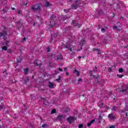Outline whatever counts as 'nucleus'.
<instances>
[{"label": "nucleus", "mask_w": 128, "mask_h": 128, "mask_svg": "<svg viewBox=\"0 0 128 128\" xmlns=\"http://www.w3.org/2000/svg\"><path fill=\"white\" fill-rule=\"evenodd\" d=\"M78 82H82V78H79L78 80Z\"/></svg>", "instance_id": "nucleus-40"}, {"label": "nucleus", "mask_w": 128, "mask_h": 128, "mask_svg": "<svg viewBox=\"0 0 128 128\" xmlns=\"http://www.w3.org/2000/svg\"><path fill=\"white\" fill-rule=\"evenodd\" d=\"M38 61H37V62H34V66H42V64H38Z\"/></svg>", "instance_id": "nucleus-16"}, {"label": "nucleus", "mask_w": 128, "mask_h": 128, "mask_svg": "<svg viewBox=\"0 0 128 128\" xmlns=\"http://www.w3.org/2000/svg\"><path fill=\"white\" fill-rule=\"evenodd\" d=\"M2 50H7L8 48L6 46H4L2 47Z\"/></svg>", "instance_id": "nucleus-17"}, {"label": "nucleus", "mask_w": 128, "mask_h": 128, "mask_svg": "<svg viewBox=\"0 0 128 128\" xmlns=\"http://www.w3.org/2000/svg\"><path fill=\"white\" fill-rule=\"evenodd\" d=\"M56 82H58L59 80H60V78H58V79H56Z\"/></svg>", "instance_id": "nucleus-39"}, {"label": "nucleus", "mask_w": 128, "mask_h": 128, "mask_svg": "<svg viewBox=\"0 0 128 128\" xmlns=\"http://www.w3.org/2000/svg\"><path fill=\"white\" fill-rule=\"evenodd\" d=\"M12 10H16V8H12Z\"/></svg>", "instance_id": "nucleus-51"}, {"label": "nucleus", "mask_w": 128, "mask_h": 128, "mask_svg": "<svg viewBox=\"0 0 128 128\" xmlns=\"http://www.w3.org/2000/svg\"><path fill=\"white\" fill-rule=\"evenodd\" d=\"M125 114L126 116H128V112H126V110L124 111V110H122V112H125Z\"/></svg>", "instance_id": "nucleus-26"}, {"label": "nucleus", "mask_w": 128, "mask_h": 128, "mask_svg": "<svg viewBox=\"0 0 128 128\" xmlns=\"http://www.w3.org/2000/svg\"><path fill=\"white\" fill-rule=\"evenodd\" d=\"M72 1V0H70V2H71Z\"/></svg>", "instance_id": "nucleus-60"}, {"label": "nucleus", "mask_w": 128, "mask_h": 128, "mask_svg": "<svg viewBox=\"0 0 128 128\" xmlns=\"http://www.w3.org/2000/svg\"><path fill=\"white\" fill-rule=\"evenodd\" d=\"M28 72V68H26L24 70V74H26Z\"/></svg>", "instance_id": "nucleus-18"}, {"label": "nucleus", "mask_w": 128, "mask_h": 128, "mask_svg": "<svg viewBox=\"0 0 128 128\" xmlns=\"http://www.w3.org/2000/svg\"><path fill=\"white\" fill-rule=\"evenodd\" d=\"M94 52H100V49H94Z\"/></svg>", "instance_id": "nucleus-31"}, {"label": "nucleus", "mask_w": 128, "mask_h": 128, "mask_svg": "<svg viewBox=\"0 0 128 128\" xmlns=\"http://www.w3.org/2000/svg\"><path fill=\"white\" fill-rule=\"evenodd\" d=\"M114 28L115 29V30H120V26L118 27V26H114Z\"/></svg>", "instance_id": "nucleus-25"}, {"label": "nucleus", "mask_w": 128, "mask_h": 128, "mask_svg": "<svg viewBox=\"0 0 128 128\" xmlns=\"http://www.w3.org/2000/svg\"><path fill=\"white\" fill-rule=\"evenodd\" d=\"M47 52H50V48H47Z\"/></svg>", "instance_id": "nucleus-33"}, {"label": "nucleus", "mask_w": 128, "mask_h": 128, "mask_svg": "<svg viewBox=\"0 0 128 128\" xmlns=\"http://www.w3.org/2000/svg\"><path fill=\"white\" fill-rule=\"evenodd\" d=\"M27 82H30V78L28 77H27Z\"/></svg>", "instance_id": "nucleus-44"}, {"label": "nucleus", "mask_w": 128, "mask_h": 128, "mask_svg": "<svg viewBox=\"0 0 128 128\" xmlns=\"http://www.w3.org/2000/svg\"><path fill=\"white\" fill-rule=\"evenodd\" d=\"M74 74H76V76H80V71L76 70V69H75L74 72H73Z\"/></svg>", "instance_id": "nucleus-11"}, {"label": "nucleus", "mask_w": 128, "mask_h": 128, "mask_svg": "<svg viewBox=\"0 0 128 128\" xmlns=\"http://www.w3.org/2000/svg\"><path fill=\"white\" fill-rule=\"evenodd\" d=\"M45 126H46V124H43V125L42 126V128H44Z\"/></svg>", "instance_id": "nucleus-43"}, {"label": "nucleus", "mask_w": 128, "mask_h": 128, "mask_svg": "<svg viewBox=\"0 0 128 128\" xmlns=\"http://www.w3.org/2000/svg\"><path fill=\"white\" fill-rule=\"evenodd\" d=\"M118 72H124V69H122V68H120L118 70Z\"/></svg>", "instance_id": "nucleus-21"}, {"label": "nucleus", "mask_w": 128, "mask_h": 128, "mask_svg": "<svg viewBox=\"0 0 128 128\" xmlns=\"http://www.w3.org/2000/svg\"><path fill=\"white\" fill-rule=\"evenodd\" d=\"M64 70L65 72H66V70H68V68H64Z\"/></svg>", "instance_id": "nucleus-45"}, {"label": "nucleus", "mask_w": 128, "mask_h": 128, "mask_svg": "<svg viewBox=\"0 0 128 128\" xmlns=\"http://www.w3.org/2000/svg\"><path fill=\"white\" fill-rule=\"evenodd\" d=\"M8 42H10V41H6V46H8Z\"/></svg>", "instance_id": "nucleus-32"}, {"label": "nucleus", "mask_w": 128, "mask_h": 128, "mask_svg": "<svg viewBox=\"0 0 128 128\" xmlns=\"http://www.w3.org/2000/svg\"><path fill=\"white\" fill-rule=\"evenodd\" d=\"M117 76L118 78H122V76H124V75L120 74H117Z\"/></svg>", "instance_id": "nucleus-20"}, {"label": "nucleus", "mask_w": 128, "mask_h": 128, "mask_svg": "<svg viewBox=\"0 0 128 128\" xmlns=\"http://www.w3.org/2000/svg\"><path fill=\"white\" fill-rule=\"evenodd\" d=\"M56 109H54L52 110L51 114H56Z\"/></svg>", "instance_id": "nucleus-22"}, {"label": "nucleus", "mask_w": 128, "mask_h": 128, "mask_svg": "<svg viewBox=\"0 0 128 128\" xmlns=\"http://www.w3.org/2000/svg\"><path fill=\"white\" fill-rule=\"evenodd\" d=\"M128 90V85H124L122 86V90H121L122 92V94H126Z\"/></svg>", "instance_id": "nucleus-2"}, {"label": "nucleus", "mask_w": 128, "mask_h": 128, "mask_svg": "<svg viewBox=\"0 0 128 128\" xmlns=\"http://www.w3.org/2000/svg\"><path fill=\"white\" fill-rule=\"evenodd\" d=\"M69 73L68 72H66V75L68 76Z\"/></svg>", "instance_id": "nucleus-48"}, {"label": "nucleus", "mask_w": 128, "mask_h": 128, "mask_svg": "<svg viewBox=\"0 0 128 128\" xmlns=\"http://www.w3.org/2000/svg\"><path fill=\"white\" fill-rule=\"evenodd\" d=\"M101 54V53H98V54Z\"/></svg>", "instance_id": "nucleus-62"}, {"label": "nucleus", "mask_w": 128, "mask_h": 128, "mask_svg": "<svg viewBox=\"0 0 128 128\" xmlns=\"http://www.w3.org/2000/svg\"><path fill=\"white\" fill-rule=\"evenodd\" d=\"M72 39H73L74 40H76L74 39V38H72Z\"/></svg>", "instance_id": "nucleus-54"}, {"label": "nucleus", "mask_w": 128, "mask_h": 128, "mask_svg": "<svg viewBox=\"0 0 128 128\" xmlns=\"http://www.w3.org/2000/svg\"><path fill=\"white\" fill-rule=\"evenodd\" d=\"M90 74H92V71H90Z\"/></svg>", "instance_id": "nucleus-56"}, {"label": "nucleus", "mask_w": 128, "mask_h": 128, "mask_svg": "<svg viewBox=\"0 0 128 128\" xmlns=\"http://www.w3.org/2000/svg\"><path fill=\"white\" fill-rule=\"evenodd\" d=\"M0 38H2L3 40H6V32L4 31L2 33H0Z\"/></svg>", "instance_id": "nucleus-4"}, {"label": "nucleus", "mask_w": 128, "mask_h": 128, "mask_svg": "<svg viewBox=\"0 0 128 128\" xmlns=\"http://www.w3.org/2000/svg\"><path fill=\"white\" fill-rule=\"evenodd\" d=\"M78 128H84V125H82V124H81L79 125Z\"/></svg>", "instance_id": "nucleus-30"}, {"label": "nucleus", "mask_w": 128, "mask_h": 128, "mask_svg": "<svg viewBox=\"0 0 128 128\" xmlns=\"http://www.w3.org/2000/svg\"><path fill=\"white\" fill-rule=\"evenodd\" d=\"M108 108H109L108 107H107V108H106V109H107V110H108Z\"/></svg>", "instance_id": "nucleus-57"}, {"label": "nucleus", "mask_w": 128, "mask_h": 128, "mask_svg": "<svg viewBox=\"0 0 128 128\" xmlns=\"http://www.w3.org/2000/svg\"><path fill=\"white\" fill-rule=\"evenodd\" d=\"M8 52H10L8 51Z\"/></svg>", "instance_id": "nucleus-61"}, {"label": "nucleus", "mask_w": 128, "mask_h": 128, "mask_svg": "<svg viewBox=\"0 0 128 128\" xmlns=\"http://www.w3.org/2000/svg\"><path fill=\"white\" fill-rule=\"evenodd\" d=\"M32 10L36 12H38V10H40V4H36L32 8Z\"/></svg>", "instance_id": "nucleus-1"}, {"label": "nucleus", "mask_w": 128, "mask_h": 128, "mask_svg": "<svg viewBox=\"0 0 128 128\" xmlns=\"http://www.w3.org/2000/svg\"><path fill=\"white\" fill-rule=\"evenodd\" d=\"M108 118H110V120H114V115L112 114H110L108 115Z\"/></svg>", "instance_id": "nucleus-9"}, {"label": "nucleus", "mask_w": 128, "mask_h": 128, "mask_svg": "<svg viewBox=\"0 0 128 128\" xmlns=\"http://www.w3.org/2000/svg\"><path fill=\"white\" fill-rule=\"evenodd\" d=\"M110 128H114V126H112L110 127Z\"/></svg>", "instance_id": "nucleus-41"}, {"label": "nucleus", "mask_w": 128, "mask_h": 128, "mask_svg": "<svg viewBox=\"0 0 128 128\" xmlns=\"http://www.w3.org/2000/svg\"><path fill=\"white\" fill-rule=\"evenodd\" d=\"M78 0H76V1L75 2V4H74L72 6V10H76V8H78Z\"/></svg>", "instance_id": "nucleus-6"}, {"label": "nucleus", "mask_w": 128, "mask_h": 128, "mask_svg": "<svg viewBox=\"0 0 128 128\" xmlns=\"http://www.w3.org/2000/svg\"><path fill=\"white\" fill-rule=\"evenodd\" d=\"M28 4V3L25 4H23V6H26Z\"/></svg>", "instance_id": "nucleus-47"}, {"label": "nucleus", "mask_w": 128, "mask_h": 128, "mask_svg": "<svg viewBox=\"0 0 128 128\" xmlns=\"http://www.w3.org/2000/svg\"><path fill=\"white\" fill-rule=\"evenodd\" d=\"M116 106H114V107H113L112 108V110L114 111V110H116Z\"/></svg>", "instance_id": "nucleus-27"}, {"label": "nucleus", "mask_w": 128, "mask_h": 128, "mask_svg": "<svg viewBox=\"0 0 128 128\" xmlns=\"http://www.w3.org/2000/svg\"><path fill=\"white\" fill-rule=\"evenodd\" d=\"M95 68H96H96H97L96 67H95Z\"/></svg>", "instance_id": "nucleus-59"}, {"label": "nucleus", "mask_w": 128, "mask_h": 128, "mask_svg": "<svg viewBox=\"0 0 128 128\" xmlns=\"http://www.w3.org/2000/svg\"><path fill=\"white\" fill-rule=\"evenodd\" d=\"M101 30H102V32H104V28H102Z\"/></svg>", "instance_id": "nucleus-37"}, {"label": "nucleus", "mask_w": 128, "mask_h": 128, "mask_svg": "<svg viewBox=\"0 0 128 128\" xmlns=\"http://www.w3.org/2000/svg\"><path fill=\"white\" fill-rule=\"evenodd\" d=\"M94 122H96V120L94 119H93L92 120L90 121V123L88 124V126H92V124H94Z\"/></svg>", "instance_id": "nucleus-13"}, {"label": "nucleus", "mask_w": 128, "mask_h": 128, "mask_svg": "<svg viewBox=\"0 0 128 128\" xmlns=\"http://www.w3.org/2000/svg\"><path fill=\"white\" fill-rule=\"evenodd\" d=\"M48 86L50 88H54V84L52 83L51 82H49Z\"/></svg>", "instance_id": "nucleus-14"}, {"label": "nucleus", "mask_w": 128, "mask_h": 128, "mask_svg": "<svg viewBox=\"0 0 128 128\" xmlns=\"http://www.w3.org/2000/svg\"><path fill=\"white\" fill-rule=\"evenodd\" d=\"M76 120V118L74 116H69V118H68L67 120L69 124H72L73 122H74Z\"/></svg>", "instance_id": "nucleus-3"}, {"label": "nucleus", "mask_w": 128, "mask_h": 128, "mask_svg": "<svg viewBox=\"0 0 128 128\" xmlns=\"http://www.w3.org/2000/svg\"><path fill=\"white\" fill-rule=\"evenodd\" d=\"M32 78H34V76H32Z\"/></svg>", "instance_id": "nucleus-63"}, {"label": "nucleus", "mask_w": 128, "mask_h": 128, "mask_svg": "<svg viewBox=\"0 0 128 128\" xmlns=\"http://www.w3.org/2000/svg\"><path fill=\"white\" fill-rule=\"evenodd\" d=\"M98 106H99V108H102V106H104V103L102 102H99L98 104Z\"/></svg>", "instance_id": "nucleus-12"}, {"label": "nucleus", "mask_w": 128, "mask_h": 128, "mask_svg": "<svg viewBox=\"0 0 128 128\" xmlns=\"http://www.w3.org/2000/svg\"><path fill=\"white\" fill-rule=\"evenodd\" d=\"M35 24H36V23H34V26H35Z\"/></svg>", "instance_id": "nucleus-55"}, {"label": "nucleus", "mask_w": 128, "mask_h": 128, "mask_svg": "<svg viewBox=\"0 0 128 128\" xmlns=\"http://www.w3.org/2000/svg\"><path fill=\"white\" fill-rule=\"evenodd\" d=\"M78 58H82V56H78Z\"/></svg>", "instance_id": "nucleus-53"}, {"label": "nucleus", "mask_w": 128, "mask_h": 128, "mask_svg": "<svg viewBox=\"0 0 128 128\" xmlns=\"http://www.w3.org/2000/svg\"><path fill=\"white\" fill-rule=\"evenodd\" d=\"M54 18H56V16H54V15H52V16H51V17H50V19H51V20H54Z\"/></svg>", "instance_id": "nucleus-24"}, {"label": "nucleus", "mask_w": 128, "mask_h": 128, "mask_svg": "<svg viewBox=\"0 0 128 128\" xmlns=\"http://www.w3.org/2000/svg\"><path fill=\"white\" fill-rule=\"evenodd\" d=\"M3 74H6V71H4Z\"/></svg>", "instance_id": "nucleus-50"}, {"label": "nucleus", "mask_w": 128, "mask_h": 128, "mask_svg": "<svg viewBox=\"0 0 128 128\" xmlns=\"http://www.w3.org/2000/svg\"><path fill=\"white\" fill-rule=\"evenodd\" d=\"M4 108V106H0V110H2V108Z\"/></svg>", "instance_id": "nucleus-38"}, {"label": "nucleus", "mask_w": 128, "mask_h": 128, "mask_svg": "<svg viewBox=\"0 0 128 128\" xmlns=\"http://www.w3.org/2000/svg\"><path fill=\"white\" fill-rule=\"evenodd\" d=\"M19 24H20V22H16V26H18Z\"/></svg>", "instance_id": "nucleus-35"}, {"label": "nucleus", "mask_w": 128, "mask_h": 128, "mask_svg": "<svg viewBox=\"0 0 128 128\" xmlns=\"http://www.w3.org/2000/svg\"><path fill=\"white\" fill-rule=\"evenodd\" d=\"M67 48L70 52H72V50H74V46L72 45H68L67 46Z\"/></svg>", "instance_id": "nucleus-7"}, {"label": "nucleus", "mask_w": 128, "mask_h": 128, "mask_svg": "<svg viewBox=\"0 0 128 128\" xmlns=\"http://www.w3.org/2000/svg\"><path fill=\"white\" fill-rule=\"evenodd\" d=\"M22 58H17V62H22Z\"/></svg>", "instance_id": "nucleus-23"}, {"label": "nucleus", "mask_w": 128, "mask_h": 128, "mask_svg": "<svg viewBox=\"0 0 128 128\" xmlns=\"http://www.w3.org/2000/svg\"><path fill=\"white\" fill-rule=\"evenodd\" d=\"M70 9H68L67 10H64V12H70Z\"/></svg>", "instance_id": "nucleus-28"}, {"label": "nucleus", "mask_w": 128, "mask_h": 128, "mask_svg": "<svg viewBox=\"0 0 128 128\" xmlns=\"http://www.w3.org/2000/svg\"><path fill=\"white\" fill-rule=\"evenodd\" d=\"M67 94H70V93H68V92Z\"/></svg>", "instance_id": "nucleus-58"}, {"label": "nucleus", "mask_w": 128, "mask_h": 128, "mask_svg": "<svg viewBox=\"0 0 128 128\" xmlns=\"http://www.w3.org/2000/svg\"><path fill=\"white\" fill-rule=\"evenodd\" d=\"M108 72H112V68H108Z\"/></svg>", "instance_id": "nucleus-36"}, {"label": "nucleus", "mask_w": 128, "mask_h": 128, "mask_svg": "<svg viewBox=\"0 0 128 128\" xmlns=\"http://www.w3.org/2000/svg\"><path fill=\"white\" fill-rule=\"evenodd\" d=\"M64 118V116H62V115L61 116H58V120H62Z\"/></svg>", "instance_id": "nucleus-15"}, {"label": "nucleus", "mask_w": 128, "mask_h": 128, "mask_svg": "<svg viewBox=\"0 0 128 128\" xmlns=\"http://www.w3.org/2000/svg\"><path fill=\"white\" fill-rule=\"evenodd\" d=\"M36 18H40V16H36Z\"/></svg>", "instance_id": "nucleus-49"}, {"label": "nucleus", "mask_w": 128, "mask_h": 128, "mask_svg": "<svg viewBox=\"0 0 128 128\" xmlns=\"http://www.w3.org/2000/svg\"><path fill=\"white\" fill-rule=\"evenodd\" d=\"M59 70H60V72H62V68H59Z\"/></svg>", "instance_id": "nucleus-42"}, {"label": "nucleus", "mask_w": 128, "mask_h": 128, "mask_svg": "<svg viewBox=\"0 0 128 128\" xmlns=\"http://www.w3.org/2000/svg\"><path fill=\"white\" fill-rule=\"evenodd\" d=\"M23 42H26V38H23Z\"/></svg>", "instance_id": "nucleus-46"}, {"label": "nucleus", "mask_w": 128, "mask_h": 128, "mask_svg": "<svg viewBox=\"0 0 128 128\" xmlns=\"http://www.w3.org/2000/svg\"><path fill=\"white\" fill-rule=\"evenodd\" d=\"M2 46H4L5 44H4V43H2Z\"/></svg>", "instance_id": "nucleus-52"}, {"label": "nucleus", "mask_w": 128, "mask_h": 128, "mask_svg": "<svg viewBox=\"0 0 128 128\" xmlns=\"http://www.w3.org/2000/svg\"><path fill=\"white\" fill-rule=\"evenodd\" d=\"M46 6H50V2H46Z\"/></svg>", "instance_id": "nucleus-19"}, {"label": "nucleus", "mask_w": 128, "mask_h": 128, "mask_svg": "<svg viewBox=\"0 0 128 128\" xmlns=\"http://www.w3.org/2000/svg\"><path fill=\"white\" fill-rule=\"evenodd\" d=\"M70 108H67L66 109V112H70Z\"/></svg>", "instance_id": "nucleus-29"}, {"label": "nucleus", "mask_w": 128, "mask_h": 128, "mask_svg": "<svg viewBox=\"0 0 128 128\" xmlns=\"http://www.w3.org/2000/svg\"><path fill=\"white\" fill-rule=\"evenodd\" d=\"M18 14H22V11H20V10H18Z\"/></svg>", "instance_id": "nucleus-34"}, {"label": "nucleus", "mask_w": 128, "mask_h": 128, "mask_svg": "<svg viewBox=\"0 0 128 128\" xmlns=\"http://www.w3.org/2000/svg\"><path fill=\"white\" fill-rule=\"evenodd\" d=\"M64 58V56L62 55H59L58 56H56L55 57V60H62Z\"/></svg>", "instance_id": "nucleus-8"}, {"label": "nucleus", "mask_w": 128, "mask_h": 128, "mask_svg": "<svg viewBox=\"0 0 128 128\" xmlns=\"http://www.w3.org/2000/svg\"><path fill=\"white\" fill-rule=\"evenodd\" d=\"M72 24L74 26H82V24H80L79 25L76 24V21L73 20H72Z\"/></svg>", "instance_id": "nucleus-10"}, {"label": "nucleus", "mask_w": 128, "mask_h": 128, "mask_svg": "<svg viewBox=\"0 0 128 128\" xmlns=\"http://www.w3.org/2000/svg\"><path fill=\"white\" fill-rule=\"evenodd\" d=\"M84 44H86V40H82L80 44V48L78 49V51L82 50V46H84Z\"/></svg>", "instance_id": "nucleus-5"}]
</instances>
